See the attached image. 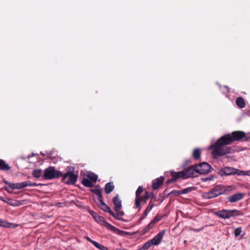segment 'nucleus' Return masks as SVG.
<instances>
[{
    "label": "nucleus",
    "mask_w": 250,
    "mask_h": 250,
    "mask_svg": "<svg viewBox=\"0 0 250 250\" xmlns=\"http://www.w3.org/2000/svg\"><path fill=\"white\" fill-rule=\"evenodd\" d=\"M203 229V228L200 229H193L192 230L193 231H199L201 230H202Z\"/></svg>",
    "instance_id": "obj_41"
},
{
    "label": "nucleus",
    "mask_w": 250,
    "mask_h": 250,
    "mask_svg": "<svg viewBox=\"0 0 250 250\" xmlns=\"http://www.w3.org/2000/svg\"><path fill=\"white\" fill-rule=\"evenodd\" d=\"M243 197L244 194L239 192L228 197V199L230 202L234 203L241 200Z\"/></svg>",
    "instance_id": "obj_16"
},
{
    "label": "nucleus",
    "mask_w": 250,
    "mask_h": 250,
    "mask_svg": "<svg viewBox=\"0 0 250 250\" xmlns=\"http://www.w3.org/2000/svg\"><path fill=\"white\" fill-rule=\"evenodd\" d=\"M209 149H212V155L214 158L224 156L231 152L230 147L225 146L217 141L214 144L208 147Z\"/></svg>",
    "instance_id": "obj_2"
},
{
    "label": "nucleus",
    "mask_w": 250,
    "mask_h": 250,
    "mask_svg": "<svg viewBox=\"0 0 250 250\" xmlns=\"http://www.w3.org/2000/svg\"><path fill=\"white\" fill-rule=\"evenodd\" d=\"M98 176L97 175L95 174V183L96 182L97 179H98Z\"/></svg>",
    "instance_id": "obj_42"
},
{
    "label": "nucleus",
    "mask_w": 250,
    "mask_h": 250,
    "mask_svg": "<svg viewBox=\"0 0 250 250\" xmlns=\"http://www.w3.org/2000/svg\"><path fill=\"white\" fill-rule=\"evenodd\" d=\"M62 175V180L66 184L73 185L77 180L78 176L75 174L73 171H67Z\"/></svg>",
    "instance_id": "obj_8"
},
{
    "label": "nucleus",
    "mask_w": 250,
    "mask_h": 250,
    "mask_svg": "<svg viewBox=\"0 0 250 250\" xmlns=\"http://www.w3.org/2000/svg\"><path fill=\"white\" fill-rule=\"evenodd\" d=\"M114 189V186L113 183L109 182L107 183L104 188L105 192L106 194H109Z\"/></svg>",
    "instance_id": "obj_22"
},
{
    "label": "nucleus",
    "mask_w": 250,
    "mask_h": 250,
    "mask_svg": "<svg viewBox=\"0 0 250 250\" xmlns=\"http://www.w3.org/2000/svg\"><path fill=\"white\" fill-rule=\"evenodd\" d=\"M144 191V188L142 186H139L135 192V206L134 208L141 209V195Z\"/></svg>",
    "instance_id": "obj_10"
},
{
    "label": "nucleus",
    "mask_w": 250,
    "mask_h": 250,
    "mask_svg": "<svg viewBox=\"0 0 250 250\" xmlns=\"http://www.w3.org/2000/svg\"><path fill=\"white\" fill-rule=\"evenodd\" d=\"M192 157L195 160H199L201 157V150L199 148L194 149L192 153Z\"/></svg>",
    "instance_id": "obj_26"
},
{
    "label": "nucleus",
    "mask_w": 250,
    "mask_h": 250,
    "mask_svg": "<svg viewBox=\"0 0 250 250\" xmlns=\"http://www.w3.org/2000/svg\"><path fill=\"white\" fill-rule=\"evenodd\" d=\"M151 195H152V193L146 191L145 194L143 196H141V203L142 202L145 204Z\"/></svg>",
    "instance_id": "obj_25"
},
{
    "label": "nucleus",
    "mask_w": 250,
    "mask_h": 250,
    "mask_svg": "<svg viewBox=\"0 0 250 250\" xmlns=\"http://www.w3.org/2000/svg\"><path fill=\"white\" fill-rule=\"evenodd\" d=\"M3 182L6 184L9 188L13 189H20L26 187H35L37 186L36 183L31 182L30 181L13 183L9 182L6 180H3Z\"/></svg>",
    "instance_id": "obj_5"
},
{
    "label": "nucleus",
    "mask_w": 250,
    "mask_h": 250,
    "mask_svg": "<svg viewBox=\"0 0 250 250\" xmlns=\"http://www.w3.org/2000/svg\"><path fill=\"white\" fill-rule=\"evenodd\" d=\"M235 175H246V172L237 169H235Z\"/></svg>",
    "instance_id": "obj_35"
},
{
    "label": "nucleus",
    "mask_w": 250,
    "mask_h": 250,
    "mask_svg": "<svg viewBox=\"0 0 250 250\" xmlns=\"http://www.w3.org/2000/svg\"><path fill=\"white\" fill-rule=\"evenodd\" d=\"M90 214L92 215V216L93 217H94V212L92 211V212H90Z\"/></svg>",
    "instance_id": "obj_45"
},
{
    "label": "nucleus",
    "mask_w": 250,
    "mask_h": 250,
    "mask_svg": "<svg viewBox=\"0 0 250 250\" xmlns=\"http://www.w3.org/2000/svg\"><path fill=\"white\" fill-rule=\"evenodd\" d=\"M160 218H158L157 216L155 217L151 221L152 223L155 224L156 222L160 221Z\"/></svg>",
    "instance_id": "obj_38"
},
{
    "label": "nucleus",
    "mask_w": 250,
    "mask_h": 250,
    "mask_svg": "<svg viewBox=\"0 0 250 250\" xmlns=\"http://www.w3.org/2000/svg\"><path fill=\"white\" fill-rule=\"evenodd\" d=\"M0 227H9V223L1 219H0Z\"/></svg>",
    "instance_id": "obj_34"
},
{
    "label": "nucleus",
    "mask_w": 250,
    "mask_h": 250,
    "mask_svg": "<svg viewBox=\"0 0 250 250\" xmlns=\"http://www.w3.org/2000/svg\"><path fill=\"white\" fill-rule=\"evenodd\" d=\"M148 205H151L152 207H154L155 206V205H154L153 203H152V200H150V201L149 202V204H148Z\"/></svg>",
    "instance_id": "obj_40"
},
{
    "label": "nucleus",
    "mask_w": 250,
    "mask_h": 250,
    "mask_svg": "<svg viewBox=\"0 0 250 250\" xmlns=\"http://www.w3.org/2000/svg\"><path fill=\"white\" fill-rule=\"evenodd\" d=\"M113 203L114 204V209L115 211L121 210L122 201L119 198V195H117L113 198Z\"/></svg>",
    "instance_id": "obj_15"
},
{
    "label": "nucleus",
    "mask_w": 250,
    "mask_h": 250,
    "mask_svg": "<svg viewBox=\"0 0 250 250\" xmlns=\"http://www.w3.org/2000/svg\"><path fill=\"white\" fill-rule=\"evenodd\" d=\"M152 246H153L152 244L151 243V241L149 240L144 244L141 249L142 250H146L150 248Z\"/></svg>",
    "instance_id": "obj_28"
},
{
    "label": "nucleus",
    "mask_w": 250,
    "mask_h": 250,
    "mask_svg": "<svg viewBox=\"0 0 250 250\" xmlns=\"http://www.w3.org/2000/svg\"><path fill=\"white\" fill-rule=\"evenodd\" d=\"M4 189L6 191H7L9 192V193H10V191L9 190V189H8V188H7V187H4Z\"/></svg>",
    "instance_id": "obj_44"
},
{
    "label": "nucleus",
    "mask_w": 250,
    "mask_h": 250,
    "mask_svg": "<svg viewBox=\"0 0 250 250\" xmlns=\"http://www.w3.org/2000/svg\"><path fill=\"white\" fill-rule=\"evenodd\" d=\"M171 176L176 181L180 178H184V173L182 171L179 172H171Z\"/></svg>",
    "instance_id": "obj_24"
},
{
    "label": "nucleus",
    "mask_w": 250,
    "mask_h": 250,
    "mask_svg": "<svg viewBox=\"0 0 250 250\" xmlns=\"http://www.w3.org/2000/svg\"><path fill=\"white\" fill-rule=\"evenodd\" d=\"M0 199L1 200H2V201H4V202L5 201L4 200V199H3V198H2V197H1V196H0Z\"/></svg>",
    "instance_id": "obj_46"
},
{
    "label": "nucleus",
    "mask_w": 250,
    "mask_h": 250,
    "mask_svg": "<svg viewBox=\"0 0 250 250\" xmlns=\"http://www.w3.org/2000/svg\"><path fill=\"white\" fill-rule=\"evenodd\" d=\"M232 186H223L220 185L214 186L211 190L205 192L203 197L206 199H209L218 197L222 194H228L233 190Z\"/></svg>",
    "instance_id": "obj_1"
},
{
    "label": "nucleus",
    "mask_w": 250,
    "mask_h": 250,
    "mask_svg": "<svg viewBox=\"0 0 250 250\" xmlns=\"http://www.w3.org/2000/svg\"><path fill=\"white\" fill-rule=\"evenodd\" d=\"M175 181H176V180L173 177H172V178L167 180L166 183H167V184H169L170 183H174Z\"/></svg>",
    "instance_id": "obj_37"
},
{
    "label": "nucleus",
    "mask_w": 250,
    "mask_h": 250,
    "mask_svg": "<svg viewBox=\"0 0 250 250\" xmlns=\"http://www.w3.org/2000/svg\"><path fill=\"white\" fill-rule=\"evenodd\" d=\"M230 134L233 142L240 141L243 138H245V141H248L250 138L246 137L245 132L242 131H234Z\"/></svg>",
    "instance_id": "obj_11"
},
{
    "label": "nucleus",
    "mask_w": 250,
    "mask_h": 250,
    "mask_svg": "<svg viewBox=\"0 0 250 250\" xmlns=\"http://www.w3.org/2000/svg\"><path fill=\"white\" fill-rule=\"evenodd\" d=\"M62 175V173L61 172L56 170L53 167H50L44 170L42 177L45 180H51L59 178Z\"/></svg>",
    "instance_id": "obj_6"
},
{
    "label": "nucleus",
    "mask_w": 250,
    "mask_h": 250,
    "mask_svg": "<svg viewBox=\"0 0 250 250\" xmlns=\"http://www.w3.org/2000/svg\"><path fill=\"white\" fill-rule=\"evenodd\" d=\"M154 224L151 221L150 223L144 229V232L146 233L150 229H151L154 226Z\"/></svg>",
    "instance_id": "obj_31"
},
{
    "label": "nucleus",
    "mask_w": 250,
    "mask_h": 250,
    "mask_svg": "<svg viewBox=\"0 0 250 250\" xmlns=\"http://www.w3.org/2000/svg\"><path fill=\"white\" fill-rule=\"evenodd\" d=\"M117 212L114 213L112 211L110 210L109 208V210L107 211L108 212L111 216L114 217L115 219L119 220H122V217L124 215V212L122 210L116 211Z\"/></svg>",
    "instance_id": "obj_18"
},
{
    "label": "nucleus",
    "mask_w": 250,
    "mask_h": 250,
    "mask_svg": "<svg viewBox=\"0 0 250 250\" xmlns=\"http://www.w3.org/2000/svg\"><path fill=\"white\" fill-rule=\"evenodd\" d=\"M241 212L236 209H222L214 212L218 217L226 219L241 215Z\"/></svg>",
    "instance_id": "obj_4"
},
{
    "label": "nucleus",
    "mask_w": 250,
    "mask_h": 250,
    "mask_svg": "<svg viewBox=\"0 0 250 250\" xmlns=\"http://www.w3.org/2000/svg\"><path fill=\"white\" fill-rule=\"evenodd\" d=\"M95 247L100 250H108V249L96 242L95 241Z\"/></svg>",
    "instance_id": "obj_30"
},
{
    "label": "nucleus",
    "mask_w": 250,
    "mask_h": 250,
    "mask_svg": "<svg viewBox=\"0 0 250 250\" xmlns=\"http://www.w3.org/2000/svg\"><path fill=\"white\" fill-rule=\"evenodd\" d=\"M169 195H173L175 196H179L181 194H182L181 190H173L171 191L169 193Z\"/></svg>",
    "instance_id": "obj_32"
},
{
    "label": "nucleus",
    "mask_w": 250,
    "mask_h": 250,
    "mask_svg": "<svg viewBox=\"0 0 250 250\" xmlns=\"http://www.w3.org/2000/svg\"><path fill=\"white\" fill-rule=\"evenodd\" d=\"M236 104L237 106L240 108H243L246 106L245 102L244 99L241 97H239L236 99Z\"/></svg>",
    "instance_id": "obj_21"
},
{
    "label": "nucleus",
    "mask_w": 250,
    "mask_h": 250,
    "mask_svg": "<svg viewBox=\"0 0 250 250\" xmlns=\"http://www.w3.org/2000/svg\"><path fill=\"white\" fill-rule=\"evenodd\" d=\"M87 239L89 240L90 242H91L92 243L94 244V241L90 239L89 237H87Z\"/></svg>",
    "instance_id": "obj_43"
},
{
    "label": "nucleus",
    "mask_w": 250,
    "mask_h": 250,
    "mask_svg": "<svg viewBox=\"0 0 250 250\" xmlns=\"http://www.w3.org/2000/svg\"><path fill=\"white\" fill-rule=\"evenodd\" d=\"M242 232V228H236L234 231V235L236 237L239 236Z\"/></svg>",
    "instance_id": "obj_33"
},
{
    "label": "nucleus",
    "mask_w": 250,
    "mask_h": 250,
    "mask_svg": "<svg viewBox=\"0 0 250 250\" xmlns=\"http://www.w3.org/2000/svg\"><path fill=\"white\" fill-rule=\"evenodd\" d=\"M164 181V177L163 176H160L159 178L155 179L152 183V188L154 189H157L162 184Z\"/></svg>",
    "instance_id": "obj_20"
},
{
    "label": "nucleus",
    "mask_w": 250,
    "mask_h": 250,
    "mask_svg": "<svg viewBox=\"0 0 250 250\" xmlns=\"http://www.w3.org/2000/svg\"><path fill=\"white\" fill-rule=\"evenodd\" d=\"M88 178H84L82 181V184L85 187H92L93 186L92 182H94V174H90Z\"/></svg>",
    "instance_id": "obj_17"
},
{
    "label": "nucleus",
    "mask_w": 250,
    "mask_h": 250,
    "mask_svg": "<svg viewBox=\"0 0 250 250\" xmlns=\"http://www.w3.org/2000/svg\"><path fill=\"white\" fill-rule=\"evenodd\" d=\"M217 141H218L225 146L230 145L233 142L232 138H231L230 133L223 135L219 138Z\"/></svg>",
    "instance_id": "obj_12"
},
{
    "label": "nucleus",
    "mask_w": 250,
    "mask_h": 250,
    "mask_svg": "<svg viewBox=\"0 0 250 250\" xmlns=\"http://www.w3.org/2000/svg\"><path fill=\"white\" fill-rule=\"evenodd\" d=\"M235 168L231 167H225L220 170L219 174L222 176L224 175L229 176L231 175H235Z\"/></svg>",
    "instance_id": "obj_14"
},
{
    "label": "nucleus",
    "mask_w": 250,
    "mask_h": 250,
    "mask_svg": "<svg viewBox=\"0 0 250 250\" xmlns=\"http://www.w3.org/2000/svg\"><path fill=\"white\" fill-rule=\"evenodd\" d=\"M210 165L204 162L195 166V172L200 174H206L210 172Z\"/></svg>",
    "instance_id": "obj_9"
},
{
    "label": "nucleus",
    "mask_w": 250,
    "mask_h": 250,
    "mask_svg": "<svg viewBox=\"0 0 250 250\" xmlns=\"http://www.w3.org/2000/svg\"><path fill=\"white\" fill-rule=\"evenodd\" d=\"M11 167L2 159H0V169L2 170H9Z\"/></svg>",
    "instance_id": "obj_23"
},
{
    "label": "nucleus",
    "mask_w": 250,
    "mask_h": 250,
    "mask_svg": "<svg viewBox=\"0 0 250 250\" xmlns=\"http://www.w3.org/2000/svg\"><path fill=\"white\" fill-rule=\"evenodd\" d=\"M166 232V230L164 229L161 231L159 232L153 239L150 240L151 243L154 246H157L159 245L162 240V238Z\"/></svg>",
    "instance_id": "obj_13"
},
{
    "label": "nucleus",
    "mask_w": 250,
    "mask_h": 250,
    "mask_svg": "<svg viewBox=\"0 0 250 250\" xmlns=\"http://www.w3.org/2000/svg\"><path fill=\"white\" fill-rule=\"evenodd\" d=\"M102 189L99 186H95V194L99 199V202L97 203L98 207L104 211L107 212L110 208L103 201L102 195Z\"/></svg>",
    "instance_id": "obj_7"
},
{
    "label": "nucleus",
    "mask_w": 250,
    "mask_h": 250,
    "mask_svg": "<svg viewBox=\"0 0 250 250\" xmlns=\"http://www.w3.org/2000/svg\"><path fill=\"white\" fill-rule=\"evenodd\" d=\"M42 174V170L40 169L34 170L33 171L32 175L33 177L39 178L41 177V175Z\"/></svg>",
    "instance_id": "obj_27"
},
{
    "label": "nucleus",
    "mask_w": 250,
    "mask_h": 250,
    "mask_svg": "<svg viewBox=\"0 0 250 250\" xmlns=\"http://www.w3.org/2000/svg\"><path fill=\"white\" fill-rule=\"evenodd\" d=\"M149 212V211L146 209L144 211V212H143L142 216L140 218V221L144 219L147 215V214H148Z\"/></svg>",
    "instance_id": "obj_36"
},
{
    "label": "nucleus",
    "mask_w": 250,
    "mask_h": 250,
    "mask_svg": "<svg viewBox=\"0 0 250 250\" xmlns=\"http://www.w3.org/2000/svg\"><path fill=\"white\" fill-rule=\"evenodd\" d=\"M91 191L92 192H94V189H91Z\"/></svg>",
    "instance_id": "obj_47"
},
{
    "label": "nucleus",
    "mask_w": 250,
    "mask_h": 250,
    "mask_svg": "<svg viewBox=\"0 0 250 250\" xmlns=\"http://www.w3.org/2000/svg\"><path fill=\"white\" fill-rule=\"evenodd\" d=\"M184 173V179H187L193 176L195 172V166L193 167H188L185 170L182 171Z\"/></svg>",
    "instance_id": "obj_19"
},
{
    "label": "nucleus",
    "mask_w": 250,
    "mask_h": 250,
    "mask_svg": "<svg viewBox=\"0 0 250 250\" xmlns=\"http://www.w3.org/2000/svg\"><path fill=\"white\" fill-rule=\"evenodd\" d=\"M95 221H96L98 223L100 224L101 225L104 226L108 229L110 230L113 232H115L119 235H122L125 233V231L119 229H118L116 228L110 223L107 222L105 219L104 217L100 216L95 213Z\"/></svg>",
    "instance_id": "obj_3"
},
{
    "label": "nucleus",
    "mask_w": 250,
    "mask_h": 250,
    "mask_svg": "<svg viewBox=\"0 0 250 250\" xmlns=\"http://www.w3.org/2000/svg\"><path fill=\"white\" fill-rule=\"evenodd\" d=\"M194 189V188L193 187H188L186 188H185L183 190H181L182 194H185L188 193L192 190H193Z\"/></svg>",
    "instance_id": "obj_29"
},
{
    "label": "nucleus",
    "mask_w": 250,
    "mask_h": 250,
    "mask_svg": "<svg viewBox=\"0 0 250 250\" xmlns=\"http://www.w3.org/2000/svg\"><path fill=\"white\" fill-rule=\"evenodd\" d=\"M153 207H152L151 205L150 206L148 205L147 208H146V209L150 212L151 209L153 208Z\"/></svg>",
    "instance_id": "obj_39"
}]
</instances>
